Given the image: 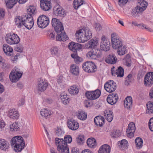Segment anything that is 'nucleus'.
Wrapping results in <instances>:
<instances>
[{
  "label": "nucleus",
  "instance_id": "nucleus-1",
  "mask_svg": "<svg viewBox=\"0 0 153 153\" xmlns=\"http://www.w3.org/2000/svg\"><path fill=\"white\" fill-rule=\"evenodd\" d=\"M15 24L17 27L20 28L24 26L27 29H30L33 27L34 22L33 18L30 15H25L23 17H18L15 19Z\"/></svg>",
  "mask_w": 153,
  "mask_h": 153
},
{
  "label": "nucleus",
  "instance_id": "nucleus-2",
  "mask_svg": "<svg viewBox=\"0 0 153 153\" xmlns=\"http://www.w3.org/2000/svg\"><path fill=\"white\" fill-rule=\"evenodd\" d=\"M76 38L79 42H85L92 37L91 30L87 28L80 29L76 31Z\"/></svg>",
  "mask_w": 153,
  "mask_h": 153
},
{
  "label": "nucleus",
  "instance_id": "nucleus-3",
  "mask_svg": "<svg viewBox=\"0 0 153 153\" xmlns=\"http://www.w3.org/2000/svg\"><path fill=\"white\" fill-rule=\"evenodd\" d=\"M11 146L14 147L17 152H20L24 148L25 142L23 138L20 136L13 137L10 140Z\"/></svg>",
  "mask_w": 153,
  "mask_h": 153
},
{
  "label": "nucleus",
  "instance_id": "nucleus-4",
  "mask_svg": "<svg viewBox=\"0 0 153 153\" xmlns=\"http://www.w3.org/2000/svg\"><path fill=\"white\" fill-rule=\"evenodd\" d=\"M23 72L20 71V69L15 67L11 71L9 75V78L10 81L13 82L17 81L21 77Z\"/></svg>",
  "mask_w": 153,
  "mask_h": 153
},
{
  "label": "nucleus",
  "instance_id": "nucleus-5",
  "mask_svg": "<svg viewBox=\"0 0 153 153\" xmlns=\"http://www.w3.org/2000/svg\"><path fill=\"white\" fill-rule=\"evenodd\" d=\"M102 55L100 49L98 48H94L88 51L86 56L89 59H96Z\"/></svg>",
  "mask_w": 153,
  "mask_h": 153
},
{
  "label": "nucleus",
  "instance_id": "nucleus-6",
  "mask_svg": "<svg viewBox=\"0 0 153 153\" xmlns=\"http://www.w3.org/2000/svg\"><path fill=\"white\" fill-rule=\"evenodd\" d=\"M111 40L112 48L115 49L123 44L122 40L115 33H113L111 35Z\"/></svg>",
  "mask_w": 153,
  "mask_h": 153
},
{
  "label": "nucleus",
  "instance_id": "nucleus-7",
  "mask_svg": "<svg viewBox=\"0 0 153 153\" xmlns=\"http://www.w3.org/2000/svg\"><path fill=\"white\" fill-rule=\"evenodd\" d=\"M7 43L10 45L17 44L20 41V39L17 34L13 33L7 34L6 37Z\"/></svg>",
  "mask_w": 153,
  "mask_h": 153
},
{
  "label": "nucleus",
  "instance_id": "nucleus-8",
  "mask_svg": "<svg viewBox=\"0 0 153 153\" xmlns=\"http://www.w3.org/2000/svg\"><path fill=\"white\" fill-rule=\"evenodd\" d=\"M38 26L40 28H45L49 24V18L44 15L40 16L37 20Z\"/></svg>",
  "mask_w": 153,
  "mask_h": 153
},
{
  "label": "nucleus",
  "instance_id": "nucleus-9",
  "mask_svg": "<svg viewBox=\"0 0 153 153\" xmlns=\"http://www.w3.org/2000/svg\"><path fill=\"white\" fill-rule=\"evenodd\" d=\"M83 70L88 73L95 72L96 69V66L92 62H87L84 63L82 65Z\"/></svg>",
  "mask_w": 153,
  "mask_h": 153
},
{
  "label": "nucleus",
  "instance_id": "nucleus-10",
  "mask_svg": "<svg viewBox=\"0 0 153 153\" xmlns=\"http://www.w3.org/2000/svg\"><path fill=\"white\" fill-rule=\"evenodd\" d=\"M100 49L104 51H107L110 49V42L105 36L103 35L101 38Z\"/></svg>",
  "mask_w": 153,
  "mask_h": 153
},
{
  "label": "nucleus",
  "instance_id": "nucleus-11",
  "mask_svg": "<svg viewBox=\"0 0 153 153\" xmlns=\"http://www.w3.org/2000/svg\"><path fill=\"white\" fill-rule=\"evenodd\" d=\"M40 6L43 10L47 11L50 10L52 8L51 0H39Z\"/></svg>",
  "mask_w": 153,
  "mask_h": 153
},
{
  "label": "nucleus",
  "instance_id": "nucleus-12",
  "mask_svg": "<svg viewBox=\"0 0 153 153\" xmlns=\"http://www.w3.org/2000/svg\"><path fill=\"white\" fill-rule=\"evenodd\" d=\"M104 87L107 91L111 93L116 90V84L113 80H110L105 84Z\"/></svg>",
  "mask_w": 153,
  "mask_h": 153
},
{
  "label": "nucleus",
  "instance_id": "nucleus-13",
  "mask_svg": "<svg viewBox=\"0 0 153 153\" xmlns=\"http://www.w3.org/2000/svg\"><path fill=\"white\" fill-rule=\"evenodd\" d=\"M144 82V85L147 87H150L153 84V72L147 73L145 75Z\"/></svg>",
  "mask_w": 153,
  "mask_h": 153
},
{
  "label": "nucleus",
  "instance_id": "nucleus-14",
  "mask_svg": "<svg viewBox=\"0 0 153 153\" xmlns=\"http://www.w3.org/2000/svg\"><path fill=\"white\" fill-rule=\"evenodd\" d=\"M101 94V92L99 90H97L91 92L86 93L85 95L87 98L90 100H94L98 98Z\"/></svg>",
  "mask_w": 153,
  "mask_h": 153
},
{
  "label": "nucleus",
  "instance_id": "nucleus-15",
  "mask_svg": "<svg viewBox=\"0 0 153 153\" xmlns=\"http://www.w3.org/2000/svg\"><path fill=\"white\" fill-rule=\"evenodd\" d=\"M115 67H113L111 69V73L112 75L117 77H122L124 76V69L121 66H119L117 68L114 70Z\"/></svg>",
  "mask_w": 153,
  "mask_h": 153
},
{
  "label": "nucleus",
  "instance_id": "nucleus-16",
  "mask_svg": "<svg viewBox=\"0 0 153 153\" xmlns=\"http://www.w3.org/2000/svg\"><path fill=\"white\" fill-rule=\"evenodd\" d=\"M53 12L55 15L60 16H64L65 15L64 10L59 5H55L53 9Z\"/></svg>",
  "mask_w": 153,
  "mask_h": 153
},
{
  "label": "nucleus",
  "instance_id": "nucleus-17",
  "mask_svg": "<svg viewBox=\"0 0 153 153\" xmlns=\"http://www.w3.org/2000/svg\"><path fill=\"white\" fill-rule=\"evenodd\" d=\"M52 25L56 32H58L63 28L59 20L55 18H53L51 21Z\"/></svg>",
  "mask_w": 153,
  "mask_h": 153
},
{
  "label": "nucleus",
  "instance_id": "nucleus-18",
  "mask_svg": "<svg viewBox=\"0 0 153 153\" xmlns=\"http://www.w3.org/2000/svg\"><path fill=\"white\" fill-rule=\"evenodd\" d=\"M48 86L47 81L45 79H40L38 84V90L41 92H43L46 90Z\"/></svg>",
  "mask_w": 153,
  "mask_h": 153
},
{
  "label": "nucleus",
  "instance_id": "nucleus-19",
  "mask_svg": "<svg viewBox=\"0 0 153 153\" xmlns=\"http://www.w3.org/2000/svg\"><path fill=\"white\" fill-rule=\"evenodd\" d=\"M56 32L57 33L56 37L57 41H65L68 39V38L64 31V28L61 29V30L59 31Z\"/></svg>",
  "mask_w": 153,
  "mask_h": 153
},
{
  "label": "nucleus",
  "instance_id": "nucleus-20",
  "mask_svg": "<svg viewBox=\"0 0 153 153\" xmlns=\"http://www.w3.org/2000/svg\"><path fill=\"white\" fill-rule=\"evenodd\" d=\"M135 127L134 124L131 122L128 125V128L126 130L127 136L130 138L132 137L134 135V132L135 131Z\"/></svg>",
  "mask_w": 153,
  "mask_h": 153
},
{
  "label": "nucleus",
  "instance_id": "nucleus-21",
  "mask_svg": "<svg viewBox=\"0 0 153 153\" xmlns=\"http://www.w3.org/2000/svg\"><path fill=\"white\" fill-rule=\"evenodd\" d=\"M68 127L72 130H76L78 129L79 125L78 123L72 119L68 120L67 123Z\"/></svg>",
  "mask_w": 153,
  "mask_h": 153
},
{
  "label": "nucleus",
  "instance_id": "nucleus-22",
  "mask_svg": "<svg viewBox=\"0 0 153 153\" xmlns=\"http://www.w3.org/2000/svg\"><path fill=\"white\" fill-rule=\"evenodd\" d=\"M118 99V97L117 94L113 93L108 95L107 98V101L108 103L113 105L117 102Z\"/></svg>",
  "mask_w": 153,
  "mask_h": 153
},
{
  "label": "nucleus",
  "instance_id": "nucleus-23",
  "mask_svg": "<svg viewBox=\"0 0 153 153\" xmlns=\"http://www.w3.org/2000/svg\"><path fill=\"white\" fill-rule=\"evenodd\" d=\"M10 144L7 141L3 139H0V149L3 151H7L10 148Z\"/></svg>",
  "mask_w": 153,
  "mask_h": 153
},
{
  "label": "nucleus",
  "instance_id": "nucleus-24",
  "mask_svg": "<svg viewBox=\"0 0 153 153\" xmlns=\"http://www.w3.org/2000/svg\"><path fill=\"white\" fill-rule=\"evenodd\" d=\"M65 141L63 139L56 138L55 139V142L57 146L58 150H60L61 148L66 147L67 144L65 142Z\"/></svg>",
  "mask_w": 153,
  "mask_h": 153
},
{
  "label": "nucleus",
  "instance_id": "nucleus-25",
  "mask_svg": "<svg viewBox=\"0 0 153 153\" xmlns=\"http://www.w3.org/2000/svg\"><path fill=\"white\" fill-rule=\"evenodd\" d=\"M98 45V41L96 39H92L89 40L88 43L85 44V46L87 48L91 49L95 47Z\"/></svg>",
  "mask_w": 153,
  "mask_h": 153
},
{
  "label": "nucleus",
  "instance_id": "nucleus-26",
  "mask_svg": "<svg viewBox=\"0 0 153 153\" xmlns=\"http://www.w3.org/2000/svg\"><path fill=\"white\" fill-rule=\"evenodd\" d=\"M105 119L101 116L96 117L94 119L95 124L98 126L102 127L104 123Z\"/></svg>",
  "mask_w": 153,
  "mask_h": 153
},
{
  "label": "nucleus",
  "instance_id": "nucleus-27",
  "mask_svg": "<svg viewBox=\"0 0 153 153\" xmlns=\"http://www.w3.org/2000/svg\"><path fill=\"white\" fill-rule=\"evenodd\" d=\"M8 115L10 118L13 119H17L19 117L18 111L15 109L9 110L8 111Z\"/></svg>",
  "mask_w": 153,
  "mask_h": 153
},
{
  "label": "nucleus",
  "instance_id": "nucleus-28",
  "mask_svg": "<svg viewBox=\"0 0 153 153\" xmlns=\"http://www.w3.org/2000/svg\"><path fill=\"white\" fill-rule=\"evenodd\" d=\"M117 60V59L115 55L111 54L107 57L105 61L108 63L114 64L116 63Z\"/></svg>",
  "mask_w": 153,
  "mask_h": 153
},
{
  "label": "nucleus",
  "instance_id": "nucleus-29",
  "mask_svg": "<svg viewBox=\"0 0 153 153\" xmlns=\"http://www.w3.org/2000/svg\"><path fill=\"white\" fill-rule=\"evenodd\" d=\"M111 147L107 144H104L100 148L98 153H110Z\"/></svg>",
  "mask_w": 153,
  "mask_h": 153
},
{
  "label": "nucleus",
  "instance_id": "nucleus-30",
  "mask_svg": "<svg viewBox=\"0 0 153 153\" xmlns=\"http://www.w3.org/2000/svg\"><path fill=\"white\" fill-rule=\"evenodd\" d=\"M147 2L144 0H141L138 3L136 7L139 9V10L143 12L145 10L147 6Z\"/></svg>",
  "mask_w": 153,
  "mask_h": 153
},
{
  "label": "nucleus",
  "instance_id": "nucleus-31",
  "mask_svg": "<svg viewBox=\"0 0 153 153\" xmlns=\"http://www.w3.org/2000/svg\"><path fill=\"white\" fill-rule=\"evenodd\" d=\"M132 97L129 96L127 97L125 99L124 102L125 107L128 109L130 108L132 106Z\"/></svg>",
  "mask_w": 153,
  "mask_h": 153
},
{
  "label": "nucleus",
  "instance_id": "nucleus-32",
  "mask_svg": "<svg viewBox=\"0 0 153 153\" xmlns=\"http://www.w3.org/2000/svg\"><path fill=\"white\" fill-rule=\"evenodd\" d=\"M3 50L4 53L8 56H10L12 54V48L9 45L5 44L3 45Z\"/></svg>",
  "mask_w": 153,
  "mask_h": 153
},
{
  "label": "nucleus",
  "instance_id": "nucleus-33",
  "mask_svg": "<svg viewBox=\"0 0 153 153\" xmlns=\"http://www.w3.org/2000/svg\"><path fill=\"white\" fill-rule=\"evenodd\" d=\"M105 118L109 122L112 121L113 118V114L112 111H110V110L105 111Z\"/></svg>",
  "mask_w": 153,
  "mask_h": 153
},
{
  "label": "nucleus",
  "instance_id": "nucleus-34",
  "mask_svg": "<svg viewBox=\"0 0 153 153\" xmlns=\"http://www.w3.org/2000/svg\"><path fill=\"white\" fill-rule=\"evenodd\" d=\"M71 72L74 75H78L79 72V68L76 65L72 64L70 67Z\"/></svg>",
  "mask_w": 153,
  "mask_h": 153
},
{
  "label": "nucleus",
  "instance_id": "nucleus-35",
  "mask_svg": "<svg viewBox=\"0 0 153 153\" xmlns=\"http://www.w3.org/2000/svg\"><path fill=\"white\" fill-rule=\"evenodd\" d=\"M117 52L118 55H123L127 53L126 46L123 44L117 48Z\"/></svg>",
  "mask_w": 153,
  "mask_h": 153
},
{
  "label": "nucleus",
  "instance_id": "nucleus-36",
  "mask_svg": "<svg viewBox=\"0 0 153 153\" xmlns=\"http://www.w3.org/2000/svg\"><path fill=\"white\" fill-rule=\"evenodd\" d=\"M87 143L88 146L91 148L94 147L97 145L96 140L94 138H88L87 141Z\"/></svg>",
  "mask_w": 153,
  "mask_h": 153
},
{
  "label": "nucleus",
  "instance_id": "nucleus-37",
  "mask_svg": "<svg viewBox=\"0 0 153 153\" xmlns=\"http://www.w3.org/2000/svg\"><path fill=\"white\" fill-rule=\"evenodd\" d=\"M77 114L78 118L81 120H84L87 117V114L86 112L81 111H78Z\"/></svg>",
  "mask_w": 153,
  "mask_h": 153
},
{
  "label": "nucleus",
  "instance_id": "nucleus-38",
  "mask_svg": "<svg viewBox=\"0 0 153 153\" xmlns=\"http://www.w3.org/2000/svg\"><path fill=\"white\" fill-rule=\"evenodd\" d=\"M7 7L9 9L12 8L16 3L17 0H4Z\"/></svg>",
  "mask_w": 153,
  "mask_h": 153
},
{
  "label": "nucleus",
  "instance_id": "nucleus-39",
  "mask_svg": "<svg viewBox=\"0 0 153 153\" xmlns=\"http://www.w3.org/2000/svg\"><path fill=\"white\" fill-rule=\"evenodd\" d=\"M40 114L42 116L45 118L48 117L51 114V112L45 108L42 109L40 112Z\"/></svg>",
  "mask_w": 153,
  "mask_h": 153
},
{
  "label": "nucleus",
  "instance_id": "nucleus-40",
  "mask_svg": "<svg viewBox=\"0 0 153 153\" xmlns=\"http://www.w3.org/2000/svg\"><path fill=\"white\" fill-rule=\"evenodd\" d=\"M28 15L27 16L30 15L32 16L36 13V8L33 6H30L28 9H27Z\"/></svg>",
  "mask_w": 153,
  "mask_h": 153
},
{
  "label": "nucleus",
  "instance_id": "nucleus-41",
  "mask_svg": "<svg viewBox=\"0 0 153 153\" xmlns=\"http://www.w3.org/2000/svg\"><path fill=\"white\" fill-rule=\"evenodd\" d=\"M69 93L71 95L76 94L79 92V90L77 87L75 85H73L70 87L68 89Z\"/></svg>",
  "mask_w": 153,
  "mask_h": 153
},
{
  "label": "nucleus",
  "instance_id": "nucleus-42",
  "mask_svg": "<svg viewBox=\"0 0 153 153\" xmlns=\"http://www.w3.org/2000/svg\"><path fill=\"white\" fill-rule=\"evenodd\" d=\"M142 12L140 11L137 7L132 10L131 12V15L134 17L137 18L139 16V14Z\"/></svg>",
  "mask_w": 153,
  "mask_h": 153
},
{
  "label": "nucleus",
  "instance_id": "nucleus-43",
  "mask_svg": "<svg viewBox=\"0 0 153 153\" xmlns=\"http://www.w3.org/2000/svg\"><path fill=\"white\" fill-rule=\"evenodd\" d=\"M147 112L149 114L153 113V103L149 102L146 104Z\"/></svg>",
  "mask_w": 153,
  "mask_h": 153
},
{
  "label": "nucleus",
  "instance_id": "nucleus-44",
  "mask_svg": "<svg viewBox=\"0 0 153 153\" xmlns=\"http://www.w3.org/2000/svg\"><path fill=\"white\" fill-rule=\"evenodd\" d=\"M83 3V0H74L73 2V5L75 9L78 8Z\"/></svg>",
  "mask_w": 153,
  "mask_h": 153
},
{
  "label": "nucleus",
  "instance_id": "nucleus-45",
  "mask_svg": "<svg viewBox=\"0 0 153 153\" xmlns=\"http://www.w3.org/2000/svg\"><path fill=\"white\" fill-rule=\"evenodd\" d=\"M143 140L141 138L137 137L135 139V143L137 148L140 149L143 146Z\"/></svg>",
  "mask_w": 153,
  "mask_h": 153
},
{
  "label": "nucleus",
  "instance_id": "nucleus-46",
  "mask_svg": "<svg viewBox=\"0 0 153 153\" xmlns=\"http://www.w3.org/2000/svg\"><path fill=\"white\" fill-rule=\"evenodd\" d=\"M10 129L11 131H19L20 128L18 124L14 123L10 125Z\"/></svg>",
  "mask_w": 153,
  "mask_h": 153
},
{
  "label": "nucleus",
  "instance_id": "nucleus-47",
  "mask_svg": "<svg viewBox=\"0 0 153 153\" xmlns=\"http://www.w3.org/2000/svg\"><path fill=\"white\" fill-rule=\"evenodd\" d=\"M121 135V132L119 130L113 131L111 134V136L114 138L118 137L120 136Z\"/></svg>",
  "mask_w": 153,
  "mask_h": 153
},
{
  "label": "nucleus",
  "instance_id": "nucleus-48",
  "mask_svg": "<svg viewBox=\"0 0 153 153\" xmlns=\"http://www.w3.org/2000/svg\"><path fill=\"white\" fill-rule=\"evenodd\" d=\"M118 144H120V146H121L124 148L127 147L128 142L125 139H123L120 141L118 142Z\"/></svg>",
  "mask_w": 153,
  "mask_h": 153
},
{
  "label": "nucleus",
  "instance_id": "nucleus-49",
  "mask_svg": "<svg viewBox=\"0 0 153 153\" xmlns=\"http://www.w3.org/2000/svg\"><path fill=\"white\" fill-rule=\"evenodd\" d=\"M75 43L74 42H71L68 45L69 48L71 50L73 51L74 53L76 52V49Z\"/></svg>",
  "mask_w": 153,
  "mask_h": 153
},
{
  "label": "nucleus",
  "instance_id": "nucleus-50",
  "mask_svg": "<svg viewBox=\"0 0 153 153\" xmlns=\"http://www.w3.org/2000/svg\"><path fill=\"white\" fill-rule=\"evenodd\" d=\"M65 142L67 144V143H71L72 141L71 137L70 135H68L65 137L64 138Z\"/></svg>",
  "mask_w": 153,
  "mask_h": 153
},
{
  "label": "nucleus",
  "instance_id": "nucleus-51",
  "mask_svg": "<svg viewBox=\"0 0 153 153\" xmlns=\"http://www.w3.org/2000/svg\"><path fill=\"white\" fill-rule=\"evenodd\" d=\"M61 153H69V149L67 146L64 147L63 148H61L60 150H58Z\"/></svg>",
  "mask_w": 153,
  "mask_h": 153
},
{
  "label": "nucleus",
  "instance_id": "nucleus-52",
  "mask_svg": "<svg viewBox=\"0 0 153 153\" xmlns=\"http://www.w3.org/2000/svg\"><path fill=\"white\" fill-rule=\"evenodd\" d=\"M84 137L82 136H79L76 139L77 142L80 144H82L84 142Z\"/></svg>",
  "mask_w": 153,
  "mask_h": 153
},
{
  "label": "nucleus",
  "instance_id": "nucleus-53",
  "mask_svg": "<svg viewBox=\"0 0 153 153\" xmlns=\"http://www.w3.org/2000/svg\"><path fill=\"white\" fill-rule=\"evenodd\" d=\"M149 126L150 131H153V117L150 119L149 122Z\"/></svg>",
  "mask_w": 153,
  "mask_h": 153
},
{
  "label": "nucleus",
  "instance_id": "nucleus-54",
  "mask_svg": "<svg viewBox=\"0 0 153 153\" xmlns=\"http://www.w3.org/2000/svg\"><path fill=\"white\" fill-rule=\"evenodd\" d=\"M63 133L61 129L60 128H58L57 129L56 131V134L58 136H60Z\"/></svg>",
  "mask_w": 153,
  "mask_h": 153
},
{
  "label": "nucleus",
  "instance_id": "nucleus-55",
  "mask_svg": "<svg viewBox=\"0 0 153 153\" xmlns=\"http://www.w3.org/2000/svg\"><path fill=\"white\" fill-rule=\"evenodd\" d=\"M146 71L143 68L141 69L138 74V75L140 77H142L144 75Z\"/></svg>",
  "mask_w": 153,
  "mask_h": 153
},
{
  "label": "nucleus",
  "instance_id": "nucleus-56",
  "mask_svg": "<svg viewBox=\"0 0 153 153\" xmlns=\"http://www.w3.org/2000/svg\"><path fill=\"white\" fill-rule=\"evenodd\" d=\"M51 53L53 54L56 55L57 54L58 52V49L57 47H54L52 48Z\"/></svg>",
  "mask_w": 153,
  "mask_h": 153
},
{
  "label": "nucleus",
  "instance_id": "nucleus-57",
  "mask_svg": "<svg viewBox=\"0 0 153 153\" xmlns=\"http://www.w3.org/2000/svg\"><path fill=\"white\" fill-rule=\"evenodd\" d=\"M75 48L76 49V52L77 51V50H79L82 48V46L81 44L77 43H75Z\"/></svg>",
  "mask_w": 153,
  "mask_h": 153
},
{
  "label": "nucleus",
  "instance_id": "nucleus-58",
  "mask_svg": "<svg viewBox=\"0 0 153 153\" xmlns=\"http://www.w3.org/2000/svg\"><path fill=\"white\" fill-rule=\"evenodd\" d=\"M95 29L96 31H99L102 29V26L100 24H96L95 25Z\"/></svg>",
  "mask_w": 153,
  "mask_h": 153
},
{
  "label": "nucleus",
  "instance_id": "nucleus-59",
  "mask_svg": "<svg viewBox=\"0 0 153 153\" xmlns=\"http://www.w3.org/2000/svg\"><path fill=\"white\" fill-rule=\"evenodd\" d=\"M127 1L128 0H119L118 4L120 5L121 6L126 4Z\"/></svg>",
  "mask_w": 153,
  "mask_h": 153
},
{
  "label": "nucleus",
  "instance_id": "nucleus-60",
  "mask_svg": "<svg viewBox=\"0 0 153 153\" xmlns=\"http://www.w3.org/2000/svg\"><path fill=\"white\" fill-rule=\"evenodd\" d=\"M74 60L75 63L77 64H78L80 62L82 61V59L81 58L77 56Z\"/></svg>",
  "mask_w": 153,
  "mask_h": 153
},
{
  "label": "nucleus",
  "instance_id": "nucleus-61",
  "mask_svg": "<svg viewBox=\"0 0 153 153\" xmlns=\"http://www.w3.org/2000/svg\"><path fill=\"white\" fill-rule=\"evenodd\" d=\"M23 49V47L21 45H19L16 48V50L18 52H21L22 51Z\"/></svg>",
  "mask_w": 153,
  "mask_h": 153
},
{
  "label": "nucleus",
  "instance_id": "nucleus-62",
  "mask_svg": "<svg viewBox=\"0 0 153 153\" xmlns=\"http://www.w3.org/2000/svg\"><path fill=\"white\" fill-rule=\"evenodd\" d=\"M5 15L4 10L2 8H0V18L3 17Z\"/></svg>",
  "mask_w": 153,
  "mask_h": 153
},
{
  "label": "nucleus",
  "instance_id": "nucleus-63",
  "mask_svg": "<svg viewBox=\"0 0 153 153\" xmlns=\"http://www.w3.org/2000/svg\"><path fill=\"white\" fill-rule=\"evenodd\" d=\"M25 103V100L23 98L21 99L19 102H18V105L19 106H21L24 105Z\"/></svg>",
  "mask_w": 153,
  "mask_h": 153
},
{
  "label": "nucleus",
  "instance_id": "nucleus-64",
  "mask_svg": "<svg viewBox=\"0 0 153 153\" xmlns=\"http://www.w3.org/2000/svg\"><path fill=\"white\" fill-rule=\"evenodd\" d=\"M149 96L151 99H153V88H152L150 90Z\"/></svg>",
  "mask_w": 153,
  "mask_h": 153
}]
</instances>
